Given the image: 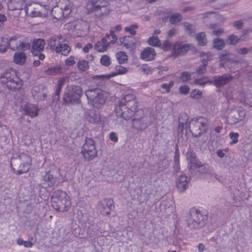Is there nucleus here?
I'll list each match as a JSON object with an SVG mask.
<instances>
[{
  "label": "nucleus",
  "mask_w": 252,
  "mask_h": 252,
  "mask_svg": "<svg viewBox=\"0 0 252 252\" xmlns=\"http://www.w3.org/2000/svg\"><path fill=\"white\" fill-rule=\"evenodd\" d=\"M65 63L67 65H73L75 63V62L74 60V57H70L65 60Z\"/></svg>",
  "instance_id": "13d9d810"
},
{
  "label": "nucleus",
  "mask_w": 252,
  "mask_h": 252,
  "mask_svg": "<svg viewBox=\"0 0 252 252\" xmlns=\"http://www.w3.org/2000/svg\"><path fill=\"white\" fill-rule=\"evenodd\" d=\"M225 45V42L223 39L219 38L214 39L213 41V47L214 48L220 50L223 49Z\"/></svg>",
  "instance_id": "c756f323"
},
{
  "label": "nucleus",
  "mask_w": 252,
  "mask_h": 252,
  "mask_svg": "<svg viewBox=\"0 0 252 252\" xmlns=\"http://www.w3.org/2000/svg\"><path fill=\"white\" fill-rule=\"evenodd\" d=\"M204 216L200 211L195 208H191L187 216V224L190 229H197L202 227L204 222Z\"/></svg>",
  "instance_id": "0eeeda50"
},
{
  "label": "nucleus",
  "mask_w": 252,
  "mask_h": 252,
  "mask_svg": "<svg viewBox=\"0 0 252 252\" xmlns=\"http://www.w3.org/2000/svg\"><path fill=\"white\" fill-rule=\"evenodd\" d=\"M110 139L114 142H117L118 141V137L116 135V133L114 132H112L110 133L109 135Z\"/></svg>",
  "instance_id": "e2e57ef3"
},
{
  "label": "nucleus",
  "mask_w": 252,
  "mask_h": 252,
  "mask_svg": "<svg viewBox=\"0 0 252 252\" xmlns=\"http://www.w3.org/2000/svg\"><path fill=\"white\" fill-rule=\"evenodd\" d=\"M43 178V181L46 182L49 187H52L55 183V179L50 173H47Z\"/></svg>",
  "instance_id": "72a5a7b5"
},
{
  "label": "nucleus",
  "mask_w": 252,
  "mask_h": 252,
  "mask_svg": "<svg viewBox=\"0 0 252 252\" xmlns=\"http://www.w3.org/2000/svg\"><path fill=\"white\" fill-rule=\"evenodd\" d=\"M179 157L180 154L179 152L178 151V150H176L174 156V163H175L176 164H180Z\"/></svg>",
  "instance_id": "69168bd1"
},
{
  "label": "nucleus",
  "mask_w": 252,
  "mask_h": 252,
  "mask_svg": "<svg viewBox=\"0 0 252 252\" xmlns=\"http://www.w3.org/2000/svg\"><path fill=\"white\" fill-rule=\"evenodd\" d=\"M17 38L15 36H12L10 39L6 38H2L0 43V52L4 53L6 52L7 48H10L13 45L11 44L13 41H16Z\"/></svg>",
  "instance_id": "4be33fe9"
},
{
  "label": "nucleus",
  "mask_w": 252,
  "mask_h": 252,
  "mask_svg": "<svg viewBox=\"0 0 252 252\" xmlns=\"http://www.w3.org/2000/svg\"><path fill=\"white\" fill-rule=\"evenodd\" d=\"M82 94V90L80 86L68 85L65 89L63 100L67 104H78Z\"/></svg>",
  "instance_id": "423d86ee"
},
{
  "label": "nucleus",
  "mask_w": 252,
  "mask_h": 252,
  "mask_svg": "<svg viewBox=\"0 0 252 252\" xmlns=\"http://www.w3.org/2000/svg\"><path fill=\"white\" fill-rule=\"evenodd\" d=\"M239 134L238 133H235L234 132H231L229 133V137L232 140V141L230 142L231 144H235L238 143V137Z\"/></svg>",
  "instance_id": "603ef678"
},
{
  "label": "nucleus",
  "mask_w": 252,
  "mask_h": 252,
  "mask_svg": "<svg viewBox=\"0 0 252 252\" xmlns=\"http://www.w3.org/2000/svg\"><path fill=\"white\" fill-rule=\"evenodd\" d=\"M196 169H198V171L201 174L210 173L212 172L211 170H209L207 166L202 165L200 161L198 162V166H195L194 167V170Z\"/></svg>",
  "instance_id": "e433bc0d"
},
{
  "label": "nucleus",
  "mask_w": 252,
  "mask_h": 252,
  "mask_svg": "<svg viewBox=\"0 0 252 252\" xmlns=\"http://www.w3.org/2000/svg\"><path fill=\"white\" fill-rule=\"evenodd\" d=\"M182 19V15L179 13L172 14L169 18V22L171 24H175L181 21Z\"/></svg>",
  "instance_id": "ea45409f"
},
{
  "label": "nucleus",
  "mask_w": 252,
  "mask_h": 252,
  "mask_svg": "<svg viewBox=\"0 0 252 252\" xmlns=\"http://www.w3.org/2000/svg\"><path fill=\"white\" fill-rule=\"evenodd\" d=\"M189 49V47L187 45L176 43L173 45L172 52L174 55L177 57L179 55L185 54Z\"/></svg>",
  "instance_id": "412c9836"
},
{
  "label": "nucleus",
  "mask_w": 252,
  "mask_h": 252,
  "mask_svg": "<svg viewBox=\"0 0 252 252\" xmlns=\"http://www.w3.org/2000/svg\"><path fill=\"white\" fill-rule=\"evenodd\" d=\"M93 48V45L91 43H88L83 49V51L85 53H88L89 50Z\"/></svg>",
  "instance_id": "338daca9"
},
{
  "label": "nucleus",
  "mask_w": 252,
  "mask_h": 252,
  "mask_svg": "<svg viewBox=\"0 0 252 252\" xmlns=\"http://www.w3.org/2000/svg\"><path fill=\"white\" fill-rule=\"evenodd\" d=\"M148 43L153 46L159 47L160 40L157 36H152L148 39Z\"/></svg>",
  "instance_id": "4c0bfd02"
},
{
  "label": "nucleus",
  "mask_w": 252,
  "mask_h": 252,
  "mask_svg": "<svg viewBox=\"0 0 252 252\" xmlns=\"http://www.w3.org/2000/svg\"><path fill=\"white\" fill-rule=\"evenodd\" d=\"M0 83L4 89L12 91L19 90L22 85V81L12 69L7 70L0 74Z\"/></svg>",
  "instance_id": "f03ea898"
},
{
  "label": "nucleus",
  "mask_w": 252,
  "mask_h": 252,
  "mask_svg": "<svg viewBox=\"0 0 252 252\" xmlns=\"http://www.w3.org/2000/svg\"><path fill=\"white\" fill-rule=\"evenodd\" d=\"M138 26L136 24L130 25L129 27H126L125 28V31L126 32H129L131 35H134L136 34V32L134 29H137Z\"/></svg>",
  "instance_id": "de8ad7c7"
},
{
  "label": "nucleus",
  "mask_w": 252,
  "mask_h": 252,
  "mask_svg": "<svg viewBox=\"0 0 252 252\" xmlns=\"http://www.w3.org/2000/svg\"><path fill=\"white\" fill-rule=\"evenodd\" d=\"M187 158L189 161L188 168L190 172L193 174L192 171H194V167L198 166L199 162L197 159L195 153L191 150L187 152L186 154Z\"/></svg>",
  "instance_id": "f3484780"
},
{
  "label": "nucleus",
  "mask_w": 252,
  "mask_h": 252,
  "mask_svg": "<svg viewBox=\"0 0 252 252\" xmlns=\"http://www.w3.org/2000/svg\"><path fill=\"white\" fill-rule=\"evenodd\" d=\"M26 57L23 52H16L13 56V62L18 64L25 63Z\"/></svg>",
  "instance_id": "cd10ccee"
},
{
  "label": "nucleus",
  "mask_w": 252,
  "mask_h": 252,
  "mask_svg": "<svg viewBox=\"0 0 252 252\" xmlns=\"http://www.w3.org/2000/svg\"><path fill=\"white\" fill-rule=\"evenodd\" d=\"M188 120V116L186 113L182 114L180 115L179 117V126H184L185 125H186V129H187L188 126H189V124L187 123Z\"/></svg>",
  "instance_id": "f704fd0d"
},
{
  "label": "nucleus",
  "mask_w": 252,
  "mask_h": 252,
  "mask_svg": "<svg viewBox=\"0 0 252 252\" xmlns=\"http://www.w3.org/2000/svg\"><path fill=\"white\" fill-rule=\"evenodd\" d=\"M20 163V159H13L10 162V166L11 168V170L13 173L17 174V175H20L22 173H25L28 172L30 169V165L26 163L23 164V169H18L16 170L14 167H13V164H14L15 166H16V163Z\"/></svg>",
  "instance_id": "5701e85b"
},
{
  "label": "nucleus",
  "mask_w": 252,
  "mask_h": 252,
  "mask_svg": "<svg viewBox=\"0 0 252 252\" xmlns=\"http://www.w3.org/2000/svg\"><path fill=\"white\" fill-rule=\"evenodd\" d=\"M70 47L67 44H60L56 47V52L64 56H67L70 51Z\"/></svg>",
  "instance_id": "a878e982"
},
{
  "label": "nucleus",
  "mask_w": 252,
  "mask_h": 252,
  "mask_svg": "<svg viewBox=\"0 0 252 252\" xmlns=\"http://www.w3.org/2000/svg\"><path fill=\"white\" fill-rule=\"evenodd\" d=\"M244 23L242 20H239L235 22L233 26L238 30H241L243 28Z\"/></svg>",
  "instance_id": "6e6d98bb"
},
{
  "label": "nucleus",
  "mask_w": 252,
  "mask_h": 252,
  "mask_svg": "<svg viewBox=\"0 0 252 252\" xmlns=\"http://www.w3.org/2000/svg\"><path fill=\"white\" fill-rule=\"evenodd\" d=\"M194 84L201 86H204L207 83L212 84L211 80H209L207 78H202L201 79H196L194 81Z\"/></svg>",
  "instance_id": "79ce46f5"
},
{
  "label": "nucleus",
  "mask_w": 252,
  "mask_h": 252,
  "mask_svg": "<svg viewBox=\"0 0 252 252\" xmlns=\"http://www.w3.org/2000/svg\"><path fill=\"white\" fill-rule=\"evenodd\" d=\"M86 119L91 123H98L100 121L99 115L93 110H89L86 114Z\"/></svg>",
  "instance_id": "b1692460"
},
{
  "label": "nucleus",
  "mask_w": 252,
  "mask_h": 252,
  "mask_svg": "<svg viewBox=\"0 0 252 252\" xmlns=\"http://www.w3.org/2000/svg\"><path fill=\"white\" fill-rule=\"evenodd\" d=\"M45 43L44 39L36 38L32 41V57H38V59L43 60L45 56L41 53L44 49Z\"/></svg>",
  "instance_id": "9b49d317"
},
{
  "label": "nucleus",
  "mask_w": 252,
  "mask_h": 252,
  "mask_svg": "<svg viewBox=\"0 0 252 252\" xmlns=\"http://www.w3.org/2000/svg\"><path fill=\"white\" fill-rule=\"evenodd\" d=\"M240 41V38L234 34H231L226 39V42L228 45H235Z\"/></svg>",
  "instance_id": "c9c22d12"
},
{
  "label": "nucleus",
  "mask_w": 252,
  "mask_h": 252,
  "mask_svg": "<svg viewBox=\"0 0 252 252\" xmlns=\"http://www.w3.org/2000/svg\"><path fill=\"white\" fill-rule=\"evenodd\" d=\"M189 179L185 175H181L179 178L176 180V187L178 190L182 192L184 191L188 187V183Z\"/></svg>",
  "instance_id": "6ab92c4d"
},
{
  "label": "nucleus",
  "mask_w": 252,
  "mask_h": 252,
  "mask_svg": "<svg viewBox=\"0 0 252 252\" xmlns=\"http://www.w3.org/2000/svg\"><path fill=\"white\" fill-rule=\"evenodd\" d=\"M30 46L31 45L29 43L21 42L18 45L16 44L15 46L13 45V47H10V49L13 51L16 50H27L30 48Z\"/></svg>",
  "instance_id": "473e14b6"
},
{
  "label": "nucleus",
  "mask_w": 252,
  "mask_h": 252,
  "mask_svg": "<svg viewBox=\"0 0 252 252\" xmlns=\"http://www.w3.org/2000/svg\"><path fill=\"white\" fill-rule=\"evenodd\" d=\"M249 52L247 48H242L238 50L237 53L240 55H246Z\"/></svg>",
  "instance_id": "0e129e2a"
},
{
  "label": "nucleus",
  "mask_w": 252,
  "mask_h": 252,
  "mask_svg": "<svg viewBox=\"0 0 252 252\" xmlns=\"http://www.w3.org/2000/svg\"><path fill=\"white\" fill-rule=\"evenodd\" d=\"M117 60L120 64H123L127 62L128 56L126 54L122 51L118 52L116 55Z\"/></svg>",
  "instance_id": "7c9ffc66"
},
{
  "label": "nucleus",
  "mask_w": 252,
  "mask_h": 252,
  "mask_svg": "<svg viewBox=\"0 0 252 252\" xmlns=\"http://www.w3.org/2000/svg\"><path fill=\"white\" fill-rule=\"evenodd\" d=\"M81 153L84 158L89 161L94 159L97 156V152L95 149L94 141L92 138H86Z\"/></svg>",
  "instance_id": "9d476101"
},
{
  "label": "nucleus",
  "mask_w": 252,
  "mask_h": 252,
  "mask_svg": "<svg viewBox=\"0 0 252 252\" xmlns=\"http://www.w3.org/2000/svg\"><path fill=\"white\" fill-rule=\"evenodd\" d=\"M51 202L54 209L62 212L67 211L71 205L69 196L61 190H56L52 193Z\"/></svg>",
  "instance_id": "7ed1b4c3"
},
{
  "label": "nucleus",
  "mask_w": 252,
  "mask_h": 252,
  "mask_svg": "<svg viewBox=\"0 0 252 252\" xmlns=\"http://www.w3.org/2000/svg\"><path fill=\"white\" fill-rule=\"evenodd\" d=\"M190 88L187 85H183L180 86L179 91L180 94L186 95L189 92Z\"/></svg>",
  "instance_id": "49530a36"
},
{
  "label": "nucleus",
  "mask_w": 252,
  "mask_h": 252,
  "mask_svg": "<svg viewBox=\"0 0 252 252\" xmlns=\"http://www.w3.org/2000/svg\"><path fill=\"white\" fill-rule=\"evenodd\" d=\"M63 85V81L59 80L58 81V85L57 86V88H56V92H55V95L60 96V94L61 93Z\"/></svg>",
  "instance_id": "5fc2aeb1"
},
{
  "label": "nucleus",
  "mask_w": 252,
  "mask_h": 252,
  "mask_svg": "<svg viewBox=\"0 0 252 252\" xmlns=\"http://www.w3.org/2000/svg\"><path fill=\"white\" fill-rule=\"evenodd\" d=\"M233 78V77L230 73H226L221 75L214 76L211 83L217 88H220L230 83Z\"/></svg>",
  "instance_id": "f8f14e48"
},
{
  "label": "nucleus",
  "mask_w": 252,
  "mask_h": 252,
  "mask_svg": "<svg viewBox=\"0 0 252 252\" xmlns=\"http://www.w3.org/2000/svg\"><path fill=\"white\" fill-rule=\"evenodd\" d=\"M206 67L201 65L196 69V73L199 74H203L206 72Z\"/></svg>",
  "instance_id": "052dcab7"
},
{
  "label": "nucleus",
  "mask_w": 252,
  "mask_h": 252,
  "mask_svg": "<svg viewBox=\"0 0 252 252\" xmlns=\"http://www.w3.org/2000/svg\"><path fill=\"white\" fill-rule=\"evenodd\" d=\"M191 74L188 71H183L181 73L179 77L180 81L183 83L187 82L191 80Z\"/></svg>",
  "instance_id": "a19ab883"
},
{
  "label": "nucleus",
  "mask_w": 252,
  "mask_h": 252,
  "mask_svg": "<svg viewBox=\"0 0 252 252\" xmlns=\"http://www.w3.org/2000/svg\"><path fill=\"white\" fill-rule=\"evenodd\" d=\"M114 202L112 199H105L101 201L99 204V209L102 215L108 216L113 207Z\"/></svg>",
  "instance_id": "dca6fc26"
},
{
  "label": "nucleus",
  "mask_w": 252,
  "mask_h": 252,
  "mask_svg": "<svg viewBox=\"0 0 252 252\" xmlns=\"http://www.w3.org/2000/svg\"><path fill=\"white\" fill-rule=\"evenodd\" d=\"M156 52L152 47H147L145 48L140 54V58L147 61H150L154 60L156 56Z\"/></svg>",
  "instance_id": "aec40b11"
},
{
  "label": "nucleus",
  "mask_w": 252,
  "mask_h": 252,
  "mask_svg": "<svg viewBox=\"0 0 252 252\" xmlns=\"http://www.w3.org/2000/svg\"><path fill=\"white\" fill-rule=\"evenodd\" d=\"M224 32V29L222 28H219L218 30L214 29L212 31V33L213 34L219 36L220 35L221 33Z\"/></svg>",
  "instance_id": "bf43d9fd"
},
{
  "label": "nucleus",
  "mask_w": 252,
  "mask_h": 252,
  "mask_svg": "<svg viewBox=\"0 0 252 252\" xmlns=\"http://www.w3.org/2000/svg\"><path fill=\"white\" fill-rule=\"evenodd\" d=\"M217 155L220 158H223L224 156V153L223 150L219 149L216 152Z\"/></svg>",
  "instance_id": "774afa93"
},
{
  "label": "nucleus",
  "mask_w": 252,
  "mask_h": 252,
  "mask_svg": "<svg viewBox=\"0 0 252 252\" xmlns=\"http://www.w3.org/2000/svg\"><path fill=\"white\" fill-rule=\"evenodd\" d=\"M78 69L82 71H85L89 68V63L85 60H80L77 63Z\"/></svg>",
  "instance_id": "58836bf2"
},
{
  "label": "nucleus",
  "mask_w": 252,
  "mask_h": 252,
  "mask_svg": "<svg viewBox=\"0 0 252 252\" xmlns=\"http://www.w3.org/2000/svg\"><path fill=\"white\" fill-rule=\"evenodd\" d=\"M17 1L15 0H12L8 4V9L10 10H22L23 9L25 11L26 15H28V8L27 5H25L23 8L20 5L16 3Z\"/></svg>",
  "instance_id": "bb28decb"
},
{
  "label": "nucleus",
  "mask_w": 252,
  "mask_h": 252,
  "mask_svg": "<svg viewBox=\"0 0 252 252\" xmlns=\"http://www.w3.org/2000/svg\"><path fill=\"white\" fill-rule=\"evenodd\" d=\"M229 55V53H227L226 50H224L219 54V59L220 62H227L230 60Z\"/></svg>",
  "instance_id": "c03bdc74"
},
{
  "label": "nucleus",
  "mask_w": 252,
  "mask_h": 252,
  "mask_svg": "<svg viewBox=\"0 0 252 252\" xmlns=\"http://www.w3.org/2000/svg\"><path fill=\"white\" fill-rule=\"evenodd\" d=\"M132 38L131 36H125L120 38L119 40L121 45L126 49L131 47L134 45V43L130 40Z\"/></svg>",
  "instance_id": "c85d7f7f"
},
{
  "label": "nucleus",
  "mask_w": 252,
  "mask_h": 252,
  "mask_svg": "<svg viewBox=\"0 0 252 252\" xmlns=\"http://www.w3.org/2000/svg\"><path fill=\"white\" fill-rule=\"evenodd\" d=\"M117 39L114 32L111 30L110 33L106 34L101 41L97 42L94 45V49L99 52H103L107 50L110 44H114Z\"/></svg>",
  "instance_id": "1a4fd4ad"
},
{
  "label": "nucleus",
  "mask_w": 252,
  "mask_h": 252,
  "mask_svg": "<svg viewBox=\"0 0 252 252\" xmlns=\"http://www.w3.org/2000/svg\"><path fill=\"white\" fill-rule=\"evenodd\" d=\"M127 72V69L126 67L118 65L115 66V72L106 75H97L95 77V78L100 79H108L118 75L126 74Z\"/></svg>",
  "instance_id": "a211bd4d"
},
{
  "label": "nucleus",
  "mask_w": 252,
  "mask_h": 252,
  "mask_svg": "<svg viewBox=\"0 0 252 252\" xmlns=\"http://www.w3.org/2000/svg\"><path fill=\"white\" fill-rule=\"evenodd\" d=\"M171 43L169 42V41L168 40H166L164 41L162 44L160 43L159 47H160L163 50L167 51L171 48Z\"/></svg>",
  "instance_id": "8fccbe9b"
},
{
  "label": "nucleus",
  "mask_w": 252,
  "mask_h": 252,
  "mask_svg": "<svg viewBox=\"0 0 252 252\" xmlns=\"http://www.w3.org/2000/svg\"><path fill=\"white\" fill-rule=\"evenodd\" d=\"M140 69L142 72L146 74H148L149 72H151V67L148 65L145 64L141 66L140 67Z\"/></svg>",
  "instance_id": "4d7b16f0"
},
{
  "label": "nucleus",
  "mask_w": 252,
  "mask_h": 252,
  "mask_svg": "<svg viewBox=\"0 0 252 252\" xmlns=\"http://www.w3.org/2000/svg\"><path fill=\"white\" fill-rule=\"evenodd\" d=\"M133 125L134 127L138 129H145L150 125L148 121V117L143 114L142 116L138 117L137 115H135L132 119Z\"/></svg>",
  "instance_id": "4468645a"
},
{
  "label": "nucleus",
  "mask_w": 252,
  "mask_h": 252,
  "mask_svg": "<svg viewBox=\"0 0 252 252\" xmlns=\"http://www.w3.org/2000/svg\"><path fill=\"white\" fill-rule=\"evenodd\" d=\"M39 111H40V109L37 106L32 105V117L37 116Z\"/></svg>",
  "instance_id": "680f3d73"
},
{
  "label": "nucleus",
  "mask_w": 252,
  "mask_h": 252,
  "mask_svg": "<svg viewBox=\"0 0 252 252\" xmlns=\"http://www.w3.org/2000/svg\"><path fill=\"white\" fill-rule=\"evenodd\" d=\"M208 120L204 117L192 118L189 123L187 129L193 137H198L207 131Z\"/></svg>",
  "instance_id": "20e7f679"
},
{
  "label": "nucleus",
  "mask_w": 252,
  "mask_h": 252,
  "mask_svg": "<svg viewBox=\"0 0 252 252\" xmlns=\"http://www.w3.org/2000/svg\"><path fill=\"white\" fill-rule=\"evenodd\" d=\"M196 39L198 44L200 46H204L207 43L206 34L204 32L197 34L196 36Z\"/></svg>",
  "instance_id": "2f4dec72"
},
{
  "label": "nucleus",
  "mask_w": 252,
  "mask_h": 252,
  "mask_svg": "<svg viewBox=\"0 0 252 252\" xmlns=\"http://www.w3.org/2000/svg\"><path fill=\"white\" fill-rule=\"evenodd\" d=\"M71 11L70 2L68 0H63L59 5L54 7L51 11L54 18L61 20L68 16Z\"/></svg>",
  "instance_id": "6e6552de"
},
{
  "label": "nucleus",
  "mask_w": 252,
  "mask_h": 252,
  "mask_svg": "<svg viewBox=\"0 0 252 252\" xmlns=\"http://www.w3.org/2000/svg\"><path fill=\"white\" fill-rule=\"evenodd\" d=\"M85 94L89 103L94 107L99 108L105 103L106 96L104 92L99 88L89 89L86 91Z\"/></svg>",
  "instance_id": "39448f33"
},
{
  "label": "nucleus",
  "mask_w": 252,
  "mask_h": 252,
  "mask_svg": "<svg viewBox=\"0 0 252 252\" xmlns=\"http://www.w3.org/2000/svg\"><path fill=\"white\" fill-rule=\"evenodd\" d=\"M174 84L173 81H170L168 84L163 83L161 85V88L165 90L167 93H169L170 89L173 87Z\"/></svg>",
  "instance_id": "3c124183"
},
{
  "label": "nucleus",
  "mask_w": 252,
  "mask_h": 252,
  "mask_svg": "<svg viewBox=\"0 0 252 252\" xmlns=\"http://www.w3.org/2000/svg\"><path fill=\"white\" fill-rule=\"evenodd\" d=\"M44 72L47 75L55 76L61 74L63 72V67L60 65L51 66Z\"/></svg>",
  "instance_id": "393cba45"
},
{
  "label": "nucleus",
  "mask_w": 252,
  "mask_h": 252,
  "mask_svg": "<svg viewBox=\"0 0 252 252\" xmlns=\"http://www.w3.org/2000/svg\"><path fill=\"white\" fill-rule=\"evenodd\" d=\"M17 243L19 245H24L25 247H32V242L31 241H24L22 239H18L17 241Z\"/></svg>",
  "instance_id": "864d4df0"
},
{
  "label": "nucleus",
  "mask_w": 252,
  "mask_h": 252,
  "mask_svg": "<svg viewBox=\"0 0 252 252\" xmlns=\"http://www.w3.org/2000/svg\"><path fill=\"white\" fill-rule=\"evenodd\" d=\"M106 4L107 2L105 0H93L91 3V8L96 15L101 16L107 12Z\"/></svg>",
  "instance_id": "ddd939ff"
},
{
  "label": "nucleus",
  "mask_w": 252,
  "mask_h": 252,
  "mask_svg": "<svg viewBox=\"0 0 252 252\" xmlns=\"http://www.w3.org/2000/svg\"><path fill=\"white\" fill-rule=\"evenodd\" d=\"M100 62L102 65L109 66L111 64L110 58L106 55H104L101 57Z\"/></svg>",
  "instance_id": "37998d69"
},
{
  "label": "nucleus",
  "mask_w": 252,
  "mask_h": 252,
  "mask_svg": "<svg viewBox=\"0 0 252 252\" xmlns=\"http://www.w3.org/2000/svg\"><path fill=\"white\" fill-rule=\"evenodd\" d=\"M32 3H34L36 5V7H33V10H32V18L37 16L45 17L46 14L44 12L46 11V3L38 0H32Z\"/></svg>",
  "instance_id": "2eb2a0df"
},
{
  "label": "nucleus",
  "mask_w": 252,
  "mask_h": 252,
  "mask_svg": "<svg viewBox=\"0 0 252 252\" xmlns=\"http://www.w3.org/2000/svg\"><path fill=\"white\" fill-rule=\"evenodd\" d=\"M184 27L185 30L189 32L190 34L194 33L196 31L194 26L188 22L184 23Z\"/></svg>",
  "instance_id": "a18cd8bd"
},
{
  "label": "nucleus",
  "mask_w": 252,
  "mask_h": 252,
  "mask_svg": "<svg viewBox=\"0 0 252 252\" xmlns=\"http://www.w3.org/2000/svg\"><path fill=\"white\" fill-rule=\"evenodd\" d=\"M138 101L136 97L132 94H128L119 99L116 103L115 112L118 118L127 120L133 116L138 106Z\"/></svg>",
  "instance_id": "f257e3e1"
},
{
  "label": "nucleus",
  "mask_w": 252,
  "mask_h": 252,
  "mask_svg": "<svg viewBox=\"0 0 252 252\" xmlns=\"http://www.w3.org/2000/svg\"><path fill=\"white\" fill-rule=\"evenodd\" d=\"M202 92L198 89L193 90L190 94V96L194 99H198L201 97Z\"/></svg>",
  "instance_id": "09e8293b"
}]
</instances>
